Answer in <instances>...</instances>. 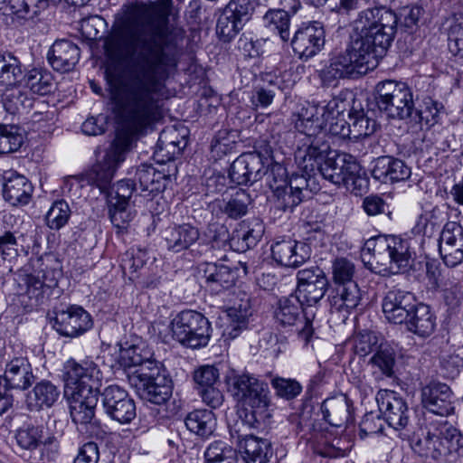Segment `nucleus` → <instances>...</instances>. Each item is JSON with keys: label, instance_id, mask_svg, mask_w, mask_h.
<instances>
[{"label": "nucleus", "instance_id": "1", "mask_svg": "<svg viewBox=\"0 0 463 463\" xmlns=\"http://www.w3.org/2000/svg\"><path fill=\"white\" fill-rule=\"evenodd\" d=\"M173 0L124 5L117 14L106 49L128 59L129 77L107 71L115 109L132 126H142L158 116L159 94L181 56L169 26Z\"/></svg>", "mask_w": 463, "mask_h": 463}, {"label": "nucleus", "instance_id": "2", "mask_svg": "<svg viewBox=\"0 0 463 463\" xmlns=\"http://www.w3.org/2000/svg\"><path fill=\"white\" fill-rule=\"evenodd\" d=\"M397 26V14L386 6L360 12L355 21L356 30L360 33L354 39V51L364 48L378 61L392 43Z\"/></svg>", "mask_w": 463, "mask_h": 463}, {"label": "nucleus", "instance_id": "3", "mask_svg": "<svg viewBox=\"0 0 463 463\" xmlns=\"http://www.w3.org/2000/svg\"><path fill=\"white\" fill-rule=\"evenodd\" d=\"M111 109L115 114L123 135L118 133L113 143L107 150L103 159L94 165L85 175V180L90 185H95L101 193H108L110 188V183L117 170L118 165L124 161L125 152L129 144L130 137L138 134L149 127L151 124L158 121L162 117L161 101L159 100L158 116L142 126H132L125 121L124 118L115 109L116 105L112 98V89L109 86Z\"/></svg>", "mask_w": 463, "mask_h": 463}, {"label": "nucleus", "instance_id": "4", "mask_svg": "<svg viewBox=\"0 0 463 463\" xmlns=\"http://www.w3.org/2000/svg\"><path fill=\"white\" fill-rule=\"evenodd\" d=\"M228 392L241 405L250 426L270 418L271 401L268 384L249 373L232 372L225 377Z\"/></svg>", "mask_w": 463, "mask_h": 463}, {"label": "nucleus", "instance_id": "5", "mask_svg": "<svg viewBox=\"0 0 463 463\" xmlns=\"http://www.w3.org/2000/svg\"><path fill=\"white\" fill-rule=\"evenodd\" d=\"M338 101H329L326 106L308 105L298 114L295 122V128L303 137L295 151L297 164L304 165L305 168L312 169L314 165L305 161L307 156L320 158L323 151H327L329 146L324 140L321 134L325 128L326 119L324 118L326 109L331 113L337 109Z\"/></svg>", "mask_w": 463, "mask_h": 463}, {"label": "nucleus", "instance_id": "6", "mask_svg": "<svg viewBox=\"0 0 463 463\" xmlns=\"http://www.w3.org/2000/svg\"><path fill=\"white\" fill-rule=\"evenodd\" d=\"M377 61L364 48L354 51V39L345 51L332 52L318 77L325 87L336 85L341 79H355L373 70Z\"/></svg>", "mask_w": 463, "mask_h": 463}, {"label": "nucleus", "instance_id": "7", "mask_svg": "<svg viewBox=\"0 0 463 463\" xmlns=\"http://www.w3.org/2000/svg\"><path fill=\"white\" fill-rule=\"evenodd\" d=\"M374 100L381 112L388 118L411 120L427 124L430 121L427 111L414 109L412 92L409 86L401 81L387 80L375 86Z\"/></svg>", "mask_w": 463, "mask_h": 463}, {"label": "nucleus", "instance_id": "8", "mask_svg": "<svg viewBox=\"0 0 463 463\" xmlns=\"http://www.w3.org/2000/svg\"><path fill=\"white\" fill-rule=\"evenodd\" d=\"M173 339L184 346L197 349L208 345L211 324L201 313L184 310L177 314L169 325Z\"/></svg>", "mask_w": 463, "mask_h": 463}, {"label": "nucleus", "instance_id": "9", "mask_svg": "<svg viewBox=\"0 0 463 463\" xmlns=\"http://www.w3.org/2000/svg\"><path fill=\"white\" fill-rule=\"evenodd\" d=\"M364 250L373 251L374 258L383 265L389 264L391 269H407L412 262V251L410 241L401 236L379 235L369 239Z\"/></svg>", "mask_w": 463, "mask_h": 463}, {"label": "nucleus", "instance_id": "10", "mask_svg": "<svg viewBox=\"0 0 463 463\" xmlns=\"http://www.w3.org/2000/svg\"><path fill=\"white\" fill-rule=\"evenodd\" d=\"M327 151L321 153L320 158H313L307 156L305 161L314 165L312 169L304 167L303 165L298 164L299 169H304L307 173L317 172L318 177L322 176L334 184H345L346 180H350L351 176L361 171L360 165L354 158L348 154H335L334 156L326 155Z\"/></svg>", "mask_w": 463, "mask_h": 463}, {"label": "nucleus", "instance_id": "11", "mask_svg": "<svg viewBox=\"0 0 463 463\" xmlns=\"http://www.w3.org/2000/svg\"><path fill=\"white\" fill-rule=\"evenodd\" d=\"M305 306L306 303L291 294L279 300L274 317L280 326L296 331L298 337L307 344L314 332L312 322L315 313L306 311Z\"/></svg>", "mask_w": 463, "mask_h": 463}, {"label": "nucleus", "instance_id": "12", "mask_svg": "<svg viewBox=\"0 0 463 463\" xmlns=\"http://www.w3.org/2000/svg\"><path fill=\"white\" fill-rule=\"evenodd\" d=\"M129 384L141 399L155 404H163L172 396L173 382L162 364L146 373L131 375Z\"/></svg>", "mask_w": 463, "mask_h": 463}, {"label": "nucleus", "instance_id": "13", "mask_svg": "<svg viewBox=\"0 0 463 463\" xmlns=\"http://www.w3.org/2000/svg\"><path fill=\"white\" fill-rule=\"evenodd\" d=\"M99 401L97 388L91 385L74 387L70 404L72 421L79 431L92 435L99 425L95 419V410Z\"/></svg>", "mask_w": 463, "mask_h": 463}, {"label": "nucleus", "instance_id": "14", "mask_svg": "<svg viewBox=\"0 0 463 463\" xmlns=\"http://www.w3.org/2000/svg\"><path fill=\"white\" fill-rule=\"evenodd\" d=\"M250 427L244 420L230 425V434L235 439L245 463H267L272 456L270 442L253 435L243 434V430Z\"/></svg>", "mask_w": 463, "mask_h": 463}, {"label": "nucleus", "instance_id": "15", "mask_svg": "<svg viewBox=\"0 0 463 463\" xmlns=\"http://www.w3.org/2000/svg\"><path fill=\"white\" fill-rule=\"evenodd\" d=\"M328 287L329 281L324 270L318 266H311L298 271L295 296L307 307H313L325 297Z\"/></svg>", "mask_w": 463, "mask_h": 463}, {"label": "nucleus", "instance_id": "16", "mask_svg": "<svg viewBox=\"0 0 463 463\" xmlns=\"http://www.w3.org/2000/svg\"><path fill=\"white\" fill-rule=\"evenodd\" d=\"M105 413L120 424H129L137 417L135 401L118 385L107 386L101 392Z\"/></svg>", "mask_w": 463, "mask_h": 463}, {"label": "nucleus", "instance_id": "17", "mask_svg": "<svg viewBox=\"0 0 463 463\" xmlns=\"http://www.w3.org/2000/svg\"><path fill=\"white\" fill-rule=\"evenodd\" d=\"M326 33L320 22L313 21L302 24L295 33L291 46L293 52L301 60L316 56L324 48Z\"/></svg>", "mask_w": 463, "mask_h": 463}, {"label": "nucleus", "instance_id": "18", "mask_svg": "<svg viewBox=\"0 0 463 463\" xmlns=\"http://www.w3.org/2000/svg\"><path fill=\"white\" fill-rule=\"evenodd\" d=\"M375 399L380 412L390 427L398 430L408 425L411 411L400 393L391 390H380Z\"/></svg>", "mask_w": 463, "mask_h": 463}, {"label": "nucleus", "instance_id": "19", "mask_svg": "<svg viewBox=\"0 0 463 463\" xmlns=\"http://www.w3.org/2000/svg\"><path fill=\"white\" fill-rule=\"evenodd\" d=\"M53 328L63 336L76 337L92 326L90 314L81 307L70 306L54 312Z\"/></svg>", "mask_w": 463, "mask_h": 463}, {"label": "nucleus", "instance_id": "20", "mask_svg": "<svg viewBox=\"0 0 463 463\" xmlns=\"http://www.w3.org/2000/svg\"><path fill=\"white\" fill-rule=\"evenodd\" d=\"M270 250L274 261L294 269L301 266L311 256V248L308 244L290 238L276 241L272 243Z\"/></svg>", "mask_w": 463, "mask_h": 463}, {"label": "nucleus", "instance_id": "21", "mask_svg": "<svg viewBox=\"0 0 463 463\" xmlns=\"http://www.w3.org/2000/svg\"><path fill=\"white\" fill-rule=\"evenodd\" d=\"M458 436V430L444 425L440 430L431 432L428 430L423 433L413 445L416 452L423 457H430L433 459H439L448 454L449 450V443Z\"/></svg>", "mask_w": 463, "mask_h": 463}, {"label": "nucleus", "instance_id": "22", "mask_svg": "<svg viewBox=\"0 0 463 463\" xmlns=\"http://www.w3.org/2000/svg\"><path fill=\"white\" fill-rule=\"evenodd\" d=\"M417 305L415 296L409 291L392 289L383 300V312L386 319L393 324H402Z\"/></svg>", "mask_w": 463, "mask_h": 463}, {"label": "nucleus", "instance_id": "23", "mask_svg": "<svg viewBox=\"0 0 463 463\" xmlns=\"http://www.w3.org/2000/svg\"><path fill=\"white\" fill-rule=\"evenodd\" d=\"M421 402L430 412L446 417L454 411L452 392L446 383L432 382L422 388Z\"/></svg>", "mask_w": 463, "mask_h": 463}, {"label": "nucleus", "instance_id": "24", "mask_svg": "<svg viewBox=\"0 0 463 463\" xmlns=\"http://www.w3.org/2000/svg\"><path fill=\"white\" fill-rule=\"evenodd\" d=\"M102 373L99 365L91 359H83L80 362L69 359L63 365V379L67 385L74 384L75 387L82 385L99 384Z\"/></svg>", "mask_w": 463, "mask_h": 463}, {"label": "nucleus", "instance_id": "25", "mask_svg": "<svg viewBox=\"0 0 463 463\" xmlns=\"http://www.w3.org/2000/svg\"><path fill=\"white\" fill-rule=\"evenodd\" d=\"M411 175V168L402 160L389 156L375 159L372 169L373 177L383 184L402 182Z\"/></svg>", "mask_w": 463, "mask_h": 463}, {"label": "nucleus", "instance_id": "26", "mask_svg": "<svg viewBox=\"0 0 463 463\" xmlns=\"http://www.w3.org/2000/svg\"><path fill=\"white\" fill-rule=\"evenodd\" d=\"M163 238L168 250L179 253L199 241L200 231L190 223L174 224L165 229Z\"/></svg>", "mask_w": 463, "mask_h": 463}, {"label": "nucleus", "instance_id": "27", "mask_svg": "<svg viewBox=\"0 0 463 463\" xmlns=\"http://www.w3.org/2000/svg\"><path fill=\"white\" fill-rule=\"evenodd\" d=\"M32 365L25 356H14L5 364L4 380L8 388L26 390L34 382Z\"/></svg>", "mask_w": 463, "mask_h": 463}, {"label": "nucleus", "instance_id": "28", "mask_svg": "<svg viewBox=\"0 0 463 463\" xmlns=\"http://www.w3.org/2000/svg\"><path fill=\"white\" fill-rule=\"evenodd\" d=\"M80 59L79 47L69 40H58L48 52V61L53 70L61 72L71 71Z\"/></svg>", "mask_w": 463, "mask_h": 463}, {"label": "nucleus", "instance_id": "29", "mask_svg": "<svg viewBox=\"0 0 463 463\" xmlns=\"http://www.w3.org/2000/svg\"><path fill=\"white\" fill-rule=\"evenodd\" d=\"M361 299V291L355 282L344 284L330 301L331 314L336 316L338 320L345 322L350 313L360 304Z\"/></svg>", "mask_w": 463, "mask_h": 463}, {"label": "nucleus", "instance_id": "30", "mask_svg": "<svg viewBox=\"0 0 463 463\" xmlns=\"http://www.w3.org/2000/svg\"><path fill=\"white\" fill-rule=\"evenodd\" d=\"M30 266L32 271L25 277V283L30 293L38 290L44 293L45 288L50 289L57 286L59 272L55 269L49 268L42 258L32 259Z\"/></svg>", "mask_w": 463, "mask_h": 463}, {"label": "nucleus", "instance_id": "31", "mask_svg": "<svg viewBox=\"0 0 463 463\" xmlns=\"http://www.w3.org/2000/svg\"><path fill=\"white\" fill-rule=\"evenodd\" d=\"M152 357L151 350L143 345H134L122 350L120 354L122 364L129 369L138 367L135 371L128 373V381L129 382L131 375L146 373L162 364Z\"/></svg>", "mask_w": 463, "mask_h": 463}, {"label": "nucleus", "instance_id": "32", "mask_svg": "<svg viewBox=\"0 0 463 463\" xmlns=\"http://www.w3.org/2000/svg\"><path fill=\"white\" fill-rule=\"evenodd\" d=\"M264 232V224L260 219L244 221L232 232L231 246L237 251L244 252L257 245Z\"/></svg>", "mask_w": 463, "mask_h": 463}, {"label": "nucleus", "instance_id": "33", "mask_svg": "<svg viewBox=\"0 0 463 463\" xmlns=\"http://www.w3.org/2000/svg\"><path fill=\"white\" fill-rule=\"evenodd\" d=\"M324 420L334 427H342L352 420L351 402L344 394L326 399L321 404Z\"/></svg>", "mask_w": 463, "mask_h": 463}, {"label": "nucleus", "instance_id": "34", "mask_svg": "<svg viewBox=\"0 0 463 463\" xmlns=\"http://www.w3.org/2000/svg\"><path fill=\"white\" fill-rule=\"evenodd\" d=\"M141 189L140 195L155 196L162 193L169 182V175L156 170L151 165H141L136 172Z\"/></svg>", "mask_w": 463, "mask_h": 463}, {"label": "nucleus", "instance_id": "35", "mask_svg": "<svg viewBox=\"0 0 463 463\" xmlns=\"http://www.w3.org/2000/svg\"><path fill=\"white\" fill-rule=\"evenodd\" d=\"M33 191V185L25 176L11 173L4 184L3 195L14 206L25 205L30 202Z\"/></svg>", "mask_w": 463, "mask_h": 463}, {"label": "nucleus", "instance_id": "36", "mask_svg": "<svg viewBox=\"0 0 463 463\" xmlns=\"http://www.w3.org/2000/svg\"><path fill=\"white\" fill-rule=\"evenodd\" d=\"M250 202V195L240 191L228 201L215 198L208 203V209L216 216L225 213L229 218L239 219L247 213Z\"/></svg>", "mask_w": 463, "mask_h": 463}, {"label": "nucleus", "instance_id": "37", "mask_svg": "<svg viewBox=\"0 0 463 463\" xmlns=\"http://www.w3.org/2000/svg\"><path fill=\"white\" fill-rule=\"evenodd\" d=\"M207 287L215 292L232 288L237 279V270L224 263H207L203 269Z\"/></svg>", "mask_w": 463, "mask_h": 463}, {"label": "nucleus", "instance_id": "38", "mask_svg": "<svg viewBox=\"0 0 463 463\" xmlns=\"http://www.w3.org/2000/svg\"><path fill=\"white\" fill-rule=\"evenodd\" d=\"M403 323L410 332L420 337L430 336L436 326L435 317L430 307L422 303H417Z\"/></svg>", "mask_w": 463, "mask_h": 463}, {"label": "nucleus", "instance_id": "39", "mask_svg": "<svg viewBox=\"0 0 463 463\" xmlns=\"http://www.w3.org/2000/svg\"><path fill=\"white\" fill-rule=\"evenodd\" d=\"M227 315L230 324L225 330V335L233 339L248 327L249 317L251 316L250 299H241L240 303L228 308Z\"/></svg>", "mask_w": 463, "mask_h": 463}, {"label": "nucleus", "instance_id": "40", "mask_svg": "<svg viewBox=\"0 0 463 463\" xmlns=\"http://www.w3.org/2000/svg\"><path fill=\"white\" fill-rule=\"evenodd\" d=\"M23 78L20 61L11 53L0 52V86L20 87L23 84Z\"/></svg>", "mask_w": 463, "mask_h": 463}, {"label": "nucleus", "instance_id": "41", "mask_svg": "<svg viewBox=\"0 0 463 463\" xmlns=\"http://www.w3.org/2000/svg\"><path fill=\"white\" fill-rule=\"evenodd\" d=\"M330 101H338L337 109L331 113L326 109L324 117L326 119L324 131L344 138L351 137V123L346 121L344 114L346 105L345 100L334 98Z\"/></svg>", "mask_w": 463, "mask_h": 463}, {"label": "nucleus", "instance_id": "42", "mask_svg": "<svg viewBox=\"0 0 463 463\" xmlns=\"http://www.w3.org/2000/svg\"><path fill=\"white\" fill-rule=\"evenodd\" d=\"M184 423L191 432L206 438L214 431L216 419L212 411L195 410L186 416Z\"/></svg>", "mask_w": 463, "mask_h": 463}, {"label": "nucleus", "instance_id": "43", "mask_svg": "<svg viewBox=\"0 0 463 463\" xmlns=\"http://www.w3.org/2000/svg\"><path fill=\"white\" fill-rule=\"evenodd\" d=\"M23 82L33 93L42 96L52 93L55 89L52 73L42 69L35 68L24 74Z\"/></svg>", "mask_w": 463, "mask_h": 463}, {"label": "nucleus", "instance_id": "44", "mask_svg": "<svg viewBox=\"0 0 463 463\" xmlns=\"http://www.w3.org/2000/svg\"><path fill=\"white\" fill-rule=\"evenodd\" d=\"M14 439L17 446L24 450L33 451L43 441V428L33 423H24L15 430Z\"/></svg>", "mask_w": 463, "mask_h": 463}, {"label": "nucleus", "instance_id": "45", "mask_svg": "<svg viewBox=\"0 0 463 463\" xmlns=\"http://www.w3.org/2000/svg\"><path fill=\"white\" fill-rule=\"evenodd\" d=\"M265 26L275 33H278L284 42L289 40L290 15L284 9H270L263 16Z\"/></svg>", "mask_w": 463, "mask_h": 463}, {"label": "nucleus", "instance_id": "46", "mask_svg": "<svg viewBox=\"0 0 463 463\" xmlns=\"http://www.w3.org/2000/svg\"><path fill=\"white\" fill-rule=\"evenodd\" d=\"M396 353L394 348L387 342H381L380 346L370 358V364L376 367L386 377L393 375Z\"/></svg>", "mask_w": 463, "mask_h": 463}, {"label": "nucleus", "instance_id": "47", "mask_svg": "<svg viewBox=\"0 0 463 463\" xmlns=\"http://www.w3.org/2000/svg\"><path fill=\"white\" fill-rule=\"evenodd\" d=\"M273 195L276 207L285 213H292L294 208L304 201L299 192H295L292 186L283 182L280 186L273 184Z\"/></svg>", "mask_w": 463, "mask_h": 463}, {"label": "nucleus", "instance_id": "48", "mask_svg": "<svg viewBox=\"0 0 463 463\" xmlns=\"http://www.w3.org/2000/svg\"><path fill=\"white\" fill-rule=\"evenodd\" d=\"M60 397V390L56 385L47 380L38 383L33 389L30 400L34 402V406L41 409L50 408Z\"/></svg>", "mask_w": 463, "mask_h": 463}, {"label": "nucleus", "instance_id": "49", "mask_svg": "<svg viewBox=\"0 0 463 463\" xmlns=\"http://www.w3.org/2000/svg\"><path fill=\"white\" fill-rule=\"evenodd\" d=\"M204 459L205 463H236L237 450L227 443L217 440L207 447Z\"/></svg>", "mask_w": 463, "mask_h": 463}, {"label": "nucleus", "instance_id": "50", "mask_svg": "<svg viewBox=\"0 0 463 463\" xmlns=\"http://www.w3.org/2000/svg\"><path fill=\"white\" fill-rule=\"evenodd\" d=\"M301 175H293L290 181L288 183V185L292 186L295 192H299L300 195H303V199L309 198L313 194L317 193L320 189V184L317 172L307 173L304 169Z\"/></svg>", "mask_w": 463, "mask_h": 463}, {"label": "nucleus", "instance_id": "51", "mask_svg": "<svg viewBox=\"0 0 463 463\" xmlns=\"http://www.w3.org/2000/svg\"><path fill=\"white\" fill-rule=\"evenodd\" d=\"M381 342H383L381 337L373 331H360L351 339L354 353L360 357L374 353Z\"/></svg>", "mask_w": 463, "mask_h": 463}, {"label": "nucleus", "instance_id": "52", "mask_svg": "<svg viewBox=\"0 0 463 463\" xmlns=\"http://www.w3.org/2000/svg\"><path fill=\"white\" fill-rule=\"evenodd\" d=\"M0 9L5 15H15L23 19H33L42 12L36 8L35 0H5Z\"/></svg>", "mask_w": 463, "mask_h": 463}, {"label": "nucleus", "instance_id": "53", "mask_svg": "<svg viewBox=\"0 0 463 463\" xmlns=\"http://www.w3.org/2000/svg\"><path fill=\"white\" fill-rule=\"evenodd\" d=\"M244 25L232 13H230V10L224 8L218 18L216 32L223 42H230Z\"/></svg>", "mask_w": 463, "mask_h": 463}, {"label": "nucleus", "instance_id": "54", "mask_svg": "<svg viewBox=\"0 0 463 463\" xmlns=\"http://www.w3.org/2000/svg\"><path fill=\"white\" fill-rule=\"evenodd\" d=\"M109 216L113 226L117 229V233L123 234L133 220L134 213L130 210L129 203L111 202Z\"/></svg>", "mask_w": 463, "mask_h": 463}, {"label": "nucleus", "instance_id": "55", "mask_svg": "<svg viewBox=\"0 0 463 463\" xmlns=\"http://www.w3.org/2000/svg\"><path fill=\"white\" fill-rule=\"evenodd\" d=\"M71 213V208L64 200L56 201L45 216L46 224L52 230H60L68 222Z\"/></svg>", "mask_w": 463, "mask_h": 463}, {"label": "nucleus", "instance_id": "56", "mask_svg": "<svg viewBox=\"0 0 463 463\" xmlns=\"http://www.w3.org/2000/svg\"><path fill=\"white\" fill-rule=\"evenodd\" d=\"M354 263L347 258L339 257L332 261V275L335 284L344 285L354 282Z\"/></svg>", "mask_w": 463, "mask_h": 463}, {"label": "nucleus", "instance_id": "57", "mask_svg": "<svg viewBox=\"0 0 463 463\" xmlns=\"http://www.w3.org/2000/svg\"><path fill=\"white\" fill-rule=\"evenodd\" d=\"M348 118L351 123V136L354 138L367 137L373 133L375 122L371 121L363 110L349 111Z\"/></svg>", "mask_w": 463, "mask_h": 463}, {"label": "nucleus", "instance_id": "58", "mask_svg": "<svg viewBox=\"0 0 463 463\" xmlns=\"http://www.w3.org/2000/svg\"><path fill=\"white\" fill-rule=\"evenodd\" d=\"M271 386L279 398L291 401L298 397L302 392L301 384L295 379L274 377L271 380Z\"/></svg>", "mask_w": 463, "mask_h": 463}, {"label": "nucleus", "instance_id": "59", "mask_svg": "<svg viewBox=\"0 0 463 463\" xmlns=\"http://www.w3.org/2000/svg\"><path fill=\"white\" fill-rule=\"evenodd\" d=\"M4 104L8 111L14 113L20 109H31L33 107V99L19 90L18 87L6 88V92L4 95Z\"/></svg>", "mask_w": 463, "mask_h": 463}, {"label": "nucleus", "instance_id": "60", "mask_svg": "<svg viewBox=\"0 0 463 463\" xmlns=\"http://www.w3.org/2000/svg\"><path fill=\"white\" fill-rule=\"evenodd\" d=\"M219 376V370L214 365L204 364L197 367L193 373L195 389L198 391L214 385Z\"/></svg>", "mask_w": 463, "mask_h": 463}, {"label": "nucleus", "instance_id": "61", "mask_svg": "<svg viewBox=\"0 0 463 463\" xmlns=\"http://www.w3.org/2000/svg\"><path fill=\"white\" fill-rule=\"evenodd\" d=\"M0 154H9L17 151L24 143V137L18 133L15 126L4 125Z\"/></svg>", "mask_w": 463, "mask_h": 463}, {"label": "nucleus", "instance_id": "62", "mask_svg": "<svg viewBox=\"0 0 463 463\" xmlns=\"http://www.w3.org/2000/svg\"><path fill=\"white\" fill-rule=\"evenodd\" d=\"M439 250L448 267H456L463 261V243H447L439 246Z\"/></svg>", "mask_w": 463, "mask_h": 463}, {"label": "nucleus", "instance_id": "63", "mask_svg": "<svg viewBox=\"0 0 463 463\" xmlns=\"http://www.w3.org/2000/svg\"><path fill=\"white\" fill-rule=\"evenodd\" d=\"M450 243H463V227L456 222H448L440 233L439 246Z\"/></svg>", "mask_w": 463, "mask_h": 463}, {"label": "nucleus", "instance_id": "64", "mask_svg": "<svg viewBox=\"0 0 463 463\" xmlns=\"http://www.w3.org/2000/svg\"><path fill=\"white\" fill-rule=\"evenodd\" d=\"M448 45L449 52L463 61V23L450 26Z\"/></svg>", "mask_w": 463, "mask_h": 463}]
</instances>
